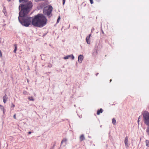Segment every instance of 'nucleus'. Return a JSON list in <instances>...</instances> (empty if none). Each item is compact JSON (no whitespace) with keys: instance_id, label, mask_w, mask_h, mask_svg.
I'll return each instance as SVG.
<instances>
[{"instance_id":"nucleus-11","label":"nucleus","mask_w":149,"mask_h":149,"mask_svg":"<svg viewBox=\"0 0 149 149\" xmlns=\"http://www.w3.org/2000/svg\"><path fill=\"white\" fill-rule=\"evenodd\" d=\"M14 46L15 48V49H14L13 52H14L15 53H16V51L17 50V45L16 44H15L14 45Z\"/></svg>"},{"instance_id":"nucleus-29","label":"nucleus","mask_w":149,"mask_h":149,"mask_svg":"<svg viewBox=\"0 0 149 149\" xmlns=\"http://www.w3.org/2000/svg\"><path fill=\"white\" fill-rule=\"evenodd\" d=\"M110 82H111V80H110Z\"/></svg>"},{"instance_id":"nucleus-26","label":"nucleus","mask_w":149,"mask_h":149,"mask_svg":"<svg viewBox=\"0 0 149 149\" xmlns=\"http://www.w3.org/2000/svg\"><path fill=\"white\" fill-rule=\"evenodd\" d=\"M91 34H89V36H88V37H89L90 38L91 36Z\"/></svg>"},{"instance_id":"nucleus-34","label":"nucleus","mask_w":149,"mask_h":149,"mask_svg":"<svg viewBox=\"0 0 149 149\" xmlns=\"http://www.w3.org/2000/svg\"><path fill=\"white\" fill-rule=\"evenodd\" d=\"M97 1H99L100 0H97Z\"/></svg>"},{"instance_id":"nucleus-3","label":"nucleus","mask_w":149,"mask_h":149,"mask_svg":"<svg viewBox=\"0 0 149 149\" xmlns=\"http://www.w3.org/2000/svg\"><path fill=\"white\" fill-rule=\"evenodd\" d=\"M143 116L144 123L146 125L149 126V113L145 112L143 114Z\"/></svg>"},{"instance_id":"nucleus-25","label":"nucleus","mask_w":149,"mask_h":149,"mask_svg":"<svg viewBox=\"0 0 149 149\" xmlns=\"http://www.w3.org/2000/svg\"><path fill=\"white\" fill-rule=\"evenodd\" d=\"M14 107L15 105L13 104H12V105L11 106V107Z\"/></svg>"},{"instance_id":"nucleus-31","label":"nucleus","mask_w":149,"mask_h":149,"mask_svg":"<svg viewBox=\"0 0 149 149\" xmlns=\"http://www.w3.org/2000/svg\"><path fill=\"white\" fill-rule=\"evenodd\" d=\"M98 73H97V74H96L97 75H98Z\"/></svg>"},{"instance_id":"nucleus-21","label":"nucleus","mask_w":149,"mask_h":149,"mask_svg":"<svg viewBox=\"0 0 149 149\" xmlns=\"http://www.w3.org/2000/svg\"><path fill=\"white\" fill-rule=\"evenodd\" d=\"M90 0V2L91 3V4H92L93 3V0Z\"/></svg>"},{"instance_id":"nucleus-16","label":"nucleus","mask_w":149,"mask_h":149,"mask_svg":"<svg viewBox=\"0 0 149 149\" xmlns=\"http://www.w3.org/2000/svg\"><path fill=\"white\" fill-rule=\"evenodd\" d=\"M28 99H29L30 100H31V101H33L34 100V99L33 98V97H29Z\"/></svg>"},{"instance_id":"nucleus-12","label":"nucleus","mask_w":149,"mask_h":149,"mask_svg":"<svg viewBox=\"0 0 149 149\" xmlns=\"http://www.w3.org/2000/svg\"><path fill=\"white\" fill-rule=\"evenodd\" d=\"M146 146L148 147H149V141L148 140H146Z\"/></svg>"},{"instance_id":"nucleus-17","label":"nucleus","mask_w":149,"mask_h":149,"mask_svg":"<svg viewBox=\"0 0 149 149\" xmlns=\"http://www.w3.org/2000/svg\"><path fill=\"white\" fill-rule=\"evenodd\" d=\"M0 108L3 111V112L4 113V108L1 105H0Z\"/></svg>"},{"instance_id":"nucleus-4","label":"nucleus","mask_w":149,"mask_h":149,"mask_svg":"<svg viewBox=\"0 0 149 149\" xmlns=\"http://www.w3.org/2000/svg\"><path fill=\"white\" fill-rule=\"evenodd\" d=\"M124 142L126 148H128L129 147V145L128 143V139L127 136L125 138Z\"/></svg>"},{"instance_id":"nucleus-30","label":"nucleus","mask_w":149,"mask_h":149,"mask_svg":"<svg viewBox=\"0 0 149 149\" xmlns=\"http://www.w3.org/2000/svg\"><path fill=\"white\" fill-rule=\"evenodd\" d=\"M20 6H19V9H20Z\"/></svg>"},{"instance_id":"nucleus-15","label":"nucleus","mask_w":149,"mask_h":149,"mask_svg":"<svg viewBox=\"0 0 149 149\" xmlns=\"http://www.w3.org/2000/svg\"><path fill=\"white\" fill-rule=\"evenodd\" d=\"M146 131L148 134V135H149V126L148 127Z\"/></svg>"},{"instance_id":"nucleus-6","label":"nucleus","mask_w":149,"mask_h":149,"mask_svg":"<svg viewBox=\"0 0 149 149\" xmlns=\"http://www.w3.org/2000/svg\"><path fill=\"white\" fill-rule=\"evenodd\" d=\"M84 58V57L82 55H80L78 57V61L80 63H81Z\"/></svg>"},{"instance_id":"nucleus-20","label":"nucleus","mask_w":149,"mask_h":149,"mask_svg":"<svg viewBox=\"0 0 149 149\" xmlns=\"http://www.w3.org/2000/svg\"><path fill=\"white\" fill-rule=\"evenodd\" d=\"M141 117L140 116H139V117L138 118V123H139V121L140 120H141Z\"/></svg>"},{"instance_id":"nucleus-32","label":"nucleus","mask_w":149,"mask_h":149,"mask_svg":"<svg viewBox=\"0 0 149 149\" xmlns=\"http://www.w3.org/2000/svg\"><path fill=\"white\" fill-rule=\"evenodd\" d=\"M98 73H97V74H96L97 75H98Z\"/></svg>"},{"instance_id":"nucleus-9","label":"nucleus","mask_w":149,"mask_h":149,"mask_svg":"<svg viewBox=\"0 0 149 149\" xmlns=\"http://www.w3.org/2000/svg\"><path fill=\"white\" fill-rule=\"evenodd\" d=\"M103 111V110L102 109H100V110H98L97 111V115H99L100 113H102Z\"/></svg>"},{"instance_id":"nucleus-22","label":"nucleus","mask_w":149,"mask_h":149,"mask_svg":"<svg viewBox=\"0 0 149 149\" xmlns=\"http://www.w3.org/2000/svg\"><path fill=\"white\" fill-rule=\"evenodd\" d=\"M65 1V0H63V5H64Z\"/></svg>"},{"instance_id":"nucleus-23","label":"nucleus","mask_w":149,"mask_h":149,"mask_svg":"<svg viewBox=\"0 0 149 149\" xmlns=\"http://www.w3.org/2000/svg\"><path fill=\"white\" fill-rule=\"evenodd\" d=\"M13 118L15 119H16V114H15L13 116Z\"/></svg>"},{"instance_id":"nucleus-24","label":"nucleus","mask_w":149,"mask_h":149,"mask_svg":"<svg viewBox=\"0 0 149 149\" xmlns=\"http://www.w3.org/2000/svg\"><path fill=\"white\" fill-rule=\"evenodd\" d=\"M2 54L0 50V56L1 57H2Z\"/></svg>"},{"instance_id":"nucleus-5","label":"nucleus","mask_w":149,"mask_h":149,"mask_svg":"<svg viewBox=\"0 0 149 149\" xmlns=\"http://www.w3.org/2000/svg\"><path fill=\"white\" fill-rule=\"evenodd\" d=\"M70 57H71L72 59L74 60V56L72 54H71L70 55L67 56L63 58L64 59H68Z\"/></svg>"},{"instance_id":"nucleus-10","label":"nucleus","mask_w":149,"mask_h":149,"mask_svg":"<svg viewBox=\"0 0 149 149\" xmlns=\"http://www.w3.org/2000/svg\"><path fill=\"white\" fill-rule=\"evenodd\" d=\"M80 139L81 141H83L85 139V137L84 135L83 134L81 135L80 137Z\"/></svg>"},{"instance_id":"nucleus-33","label":"nucleus","mask_w":149,"mask_h":149,"mask_svg":"<svg viewBox=\"0 0 149 149\" xmlns=\"http://www.w3.org/2000/svg\"><path fill=\"white\" fill-rule=\"evenodd\" d=\"M98 73H97V74H96L97 75H98Z\"/></svg>"},{"instance_id":"nucleus-28","label":"nucleus","mask_w":149,"mask_h":149,"mask_svg":"<svg viewBox=\"0 0 149 149\" xmlns=\"http://www.w3.org/2000/svg\"><path fill=\"white\" fill-rule=\"evenodd\" d=\"M8 1H10L11 0H7Z\"/></svg>"},{"instance_id":"nucleus-19","label":"nucleus","mask_w":149,"mask_h":149,"mask_svg":"<svg viewBox=\"0 0 149 149\" xmlns=\"http://www.w3.org/2000/svg\"><path fill=\"white\" fill-rule=\"evenodd\" d=\"M60 19H61L60 17V16H59V17H58V19H57V23H58L59 22V21L60 20Z\"/></svg>"},{"instance_id":"nucleus-18","label":"nucleus","mask_w":149,"mask_h":149,"mask_svg":"<svg viewBox=\"0 0 149 149\" xmlns=\"http://www.w3.org/2000/svg\"><path fill=\"white\" fill-rule=\"evenodd\" d=\"M27 1H28V0H19V2H24Z\"/></svg>"},{"instance_id":"nucleus-27","label":"nucleus","mask_w":149,"mask_h":149,"mask_svg":"<svg viewBox=\"0 0 149 149\" xmlns=\"http://www.w3.org/2000/svg\"><path fill=\"white\" fill-rule=\"evenodd\" d=\"M31 132H28V133H29V134H31Z\"/></svg>"},{"instance_id":"nucleus-8","label":"nucleus","mask_w":149,"mask_h":149,"mask_svg":"<svg viewBox=\"0 0 149 149\" xmlns=\"http://www.w3.org/2000/svg\"><path fill=\"white\" fill-rule=\"evenodd\" d=\"M90 38L89 37H88V36L86 37V42L88 44H90V41L89 40Z\"/></svg>"},{"instance_id":"nucleus-14","label":"nucleus","mask_w":149,"mask_h":149,"mask_svg":"<svg viewBox=\"0 0 149 149\" xmlns=\"http://www.w3.org/2000/svg\"><path fill=\"white\" fill-rule=\"evenodd\" d=\"M67 141V140L66 139H63L62 140V141L61 142V144H62L64 142H66Z\"/></svg>"},{"instance_id":"nucleus-7","label":"nucleus","mask_w":149,"mask_h":149,"mask_svg":"<svg viewBox=\"0 0 149 149\" xmlns=\"http://www.w3.org/2000/svg\"><path fill=\"white\" fill-rule=\"evenodd\" d=\"M8 97L7 96V95L6 94L5 95V96H4L3 97V102L4 103H5L8 99Z\"/></svg>"},{"instance_id":"nucleus-2","label":"nucleus","mask_w":149,"mask_h":149,"mask_svg":"<svg viewBox=\"0 0 149 149\" xmlns=\"http://www.w3.org/2000/svg\"><path fill=\"white\" fill-rule=\"evenodd\" d=\"M53 8L51 6H49L44 8L43 13L45 15L49 16Z\"/></svg>"},{"instance_id":"nucleus-13","label":"nucleus","mask_w":149,"mask_h":149,"mask_svg":"<svg viewBox=\"0 0 149 149\" xmlns=\"http://www.w3.org/2000/svg\"><path fill=\"white\" fill-rule=\"evenodd\" d=\"M112 123L113 124L115 125L116 123V120L115 119L113 118L112 119Z\"/></svg>"},{"instance_id":"nucleus-1","label":"nucleus","mask_w":149,"mask_h":149,"mask_svg":"<svg viewBox=\"0 0 149 149\" xmlns=\"http://www.w3.org/2000/svg\"><path fill=\"white\" fill-rule=\"evenodd\" d=\"M32 6V3L31 1L25 5H21V10L19 12V16L24 17L22 18L21 21L19 17V20L22 25L26 27L28 26L31 22L32 25L35 27H42L46 24L47 21L46 17L43 14H37L32 20L31 17H25L30 10Z\"/></svg>"}]
</instances>
